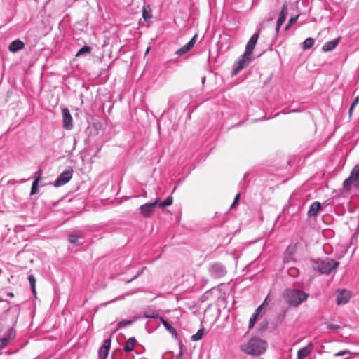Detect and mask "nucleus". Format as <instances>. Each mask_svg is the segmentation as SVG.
<instances>
[{
	"label": "nucleus",
	"instance_id": "49530a36",
	"mask_svg": "<svg viewBox=\"0 0 359 359\" xmlns=\"http://www.w3.org/2000/svg\"><path fill=\"white\" fill-rule=\"evenodd\" d=\"M182 351H180V353H179V355H180V356H182Z\"/></svg>",
	"mask_w": 359,
	"mask_h": 359
},
{
	"label": "nucleus",
	"instance_id": "1a4fd4ad",
	"mask_svg": "<svg viewBox=\"0 0 359 359\" xmlns=\"http://www.w3.org/2000/svg\"><path fill=\"white\" fill-rule=\"evenodd\" d=\"M158 202V199H156L153 203H147L141 205L140 208L141 214L145 217H149L154 212Z\"/></svg>",
	"mask_w": 359,
	"mask_h": 359
},
{
	"label": "nucleus",
	"instance_id": "a878e982",
	"mask_svg": "<svg viewBox=\"0 0 359 359\" xmlns=\"http://www.w3.org/2000/svg\"><path fill=\"white\" fill-rule=\"evenodd\" d=\"M91 51V48L88 46H83L76 53V57H80L81 55L89 53Z\"/></svg>",
	"mask_w": 359,
	"mask_h": 359
},
{
	"label": "nucleus",
	"instance_id": "20e7f679",
	"mask_svg": "<svg viewBox=\"0 0 359 359\" xmlns=\"http://www.w3.org/2000/svg\"><path fill=\"white\" fill-rule=\"evenodd\" d=\"M284 297L290 306H297L306 300L309 294L300 290L289 288L285 290Z\"/></svg>",
	"mask_w": 359,
	"mask_h": 359
},
{
	"label": "nucleus",
	"instance_id": "9b49d317",
	"mask_svg": "<svg viewBox=\"0 0 359 359\" xmlns=\"http://www.w3.org/2000/svg\"><path fill=\"white\" fill-rule=\"evenodd\" d=\"M196 38H197V35H194L191 39L187 43H186L184 46H183L182 48H180V49H178L177 51H176V54L179 56H182L184 54L188 53L189 50H191L193 47L194 46L196 42Z\"/></svg>",
	"mask_w": 359,
	"mask_h": 359
},
{
	"label": "nucleus",
	"instance_id": "e433bc0d",
	"mask_svg": "<svg viewBox=\"0 0 359 359\" xmlns=\"http://www.w3.org/2000/svg\"><path fill=\"white\" fill-rule=\"evenodd\" d=\"M240 200V194H237L234 198L233 202L231 205V208H233L234 206H236Z\"/></svg>",
	"mask_w": 359,
	"mask_h": 359
},
{
	"label": "nucleus",
	"instance_id": "4be33fe9",
	"mask_svg": "<svg viewBox=\"0 0 359 359\" xmlns=\"http://www.w3.org/2000/svg\"><path fill=\"white\" fill-rule=\"evenodd\" d=\"M27 278H28L29 283L30 284L32 292L35 295L36 293V278L34 276V275H32V274H29Z\"/></svg>",
	"mask_w": 359,
	"mask_h": 359
},
{
	"label": "nucleus",
	"instance_id": "473e14b6",
	"mask_svg": "<svg viewBox=\"0 0 359 359\" xmlns=\"http://www.w3.org/2000/svg\"><path fill=\"white\" fill-rule=\"evenodd\" d=\"M267 299H268V297H266L265 299V300L264 301V302L256 309V311L254 314H259V313L264 311V308H265V306L266 305V302H267Z\"/></svg>",
	"mask_w": 359,
	"mask_h": 359
},
{
	"label": "nucleus",
	"instance_id": "7ed1b4c3",
	"mask_svg": "<svg viewBox=\"0 0 359 359\" xmlns=\"http://www.w3.org/2000/svg\"><path fill=\"white\" fill-rule=\"evenodd\" d=\"M311 264L313 270L321 274L327 275L339 266V262L330 258H325L312 260Z\"/></svg>",
	"mask_w": 359,
	"mask_h": 359
},
{
	"label": "nucleus",
	"instance_id": "4468645a",
	"mask_svg": "<svg viewBox=\"0 0 359 359\" xmlns=\"http://www.w3.org/2000/svg\"><path fill=\"white\" fill-rule=\"evenodd\" d=\"M111 346V340L109 339H106L104 341L103 345L99 350V357L100 359H106L109 354V351Z\"/></svg>",
	"mask_w": 359,
	"mask_h": 359
},
{
	"label": "nucleus",
	"instance_id": "f8f14e48",
	"mask_svg": "<svg viewBox=\"0 0 359 359\" xmlns=\"http://www.w3.org/2000/svg\"><path fill=\"white\" fill-rule=\"evenodd\" d=\"M351 297L350 291L341 290L338 291L337 303L338 305L346 304Z\"/></svg>",
	"mask_w": 359,
	"mask_h": 359
},
{
	"label": "nucleus",
	"instance_id": "a19ab883",
	"mask_svg": "<svg viewBox=\"0 0 359 359\" xmlns=\"http://www.w3.org/2000/svg\"><path fill=\"white\" fill-rule=\"evenodd\" d=\"M142 273V271H140L135 276H134L131 280H130L128 282H130L133 279L136 278L140 273Z\"/></svg>",
	"mask_w": 359,
	"mask_h": 359
},
{
	"label": "nucleus",
	"instance_id": "f704fd0d",
	"mask_svg": "<svg viewBox=\"0 0 359 359\" xmlns=\"http://www.w3.org/2000/svg\"><path fill=\"white\" fill-rule=\"evenodd\" d=\"M261 320L262 321H261L260 325H259V326H260L259 330L260 331H263V330H266L267 328V327H268V322H267L266 320L262 319V318L261 319Z\"/></svg>",
	"mask_w": 359,
	"mask_h": 359
},
{
	"label": "nucleus",
	"instance_id": "b1692460",
	"mask_svg": "<svg viewBox=\"0 0 359 359\" xmlns=\"http://www.w3.org/2000/svg\"><path fill=\"white\" fill-rule=\"evenodd\" d=\"M350 177L354 181H357L359 178V164L356 165L350 175Z\"/></svg>",
	"mask_w": 359,
	"mask_h": 359
},
{
	"label": "nucleus",
	"instance_id": "6ab92c4d",
	"mask_svg": "<svg viewBox=\"0 0 359 359\" xmlns=\"http://www.w3.org/2000/svg\"><path fill=\"white\" fill-rule=\"evenodd\" d=\"M206 308L204 309V314H219L224 311H221L216 304H208V306L204 305Z\"/></svg>",
	"mask_w": 359,
	"mask_h": 359
},
{
	"label": "nucleus",
	"instance_id": "2f4dec72",
	"mask_svg": "<svg viewBox=\"0 0 359 359\" xmlns=\"http://www.w3.org/2000/svg\"><path fill=\"white\" fill-rule=\"evenodd\" d=\"M79 238V235L75 234V233H72V234L69 235L68 240L71 243L75 244L77 243Z\"/></svg>",
	"mask_w": 359,
	"mask_h": 359
},
{
	"label": "nucleus",
	"instance_id": "2eb2a0df",
	"mask_svg": "<svg viewBox=\"0 0 359 359\" xmlns=\"http://www.w3.org/2000/svg\"><path fill=\"white\" fill-rule=\"evenodd\" d=\"M25 47V44L22 41L20 40H15L12 41L9 46L8 49L12 53H16L22 49H23Z\"/></svg>",
	"mask_w": 359,
	"mask_h": 359
},
{
	"label": "nucleus",
	"instance_id": "7c9ffc66",
	"mask_svg": "<svg viewBox=\"0 0 359 359\" xmlns=\"http://www.w3.org/2000/svg\"><path fill=\"white\" fill-rule=\"evenodd\" d=\"M172 203V198L171 196L168 197L165 200H164L162 203L159 204L161 208H165L170 205Z\"/></svg>",
	"mask_w": 359,
	"mask_h": 359
},
{
	"label": "nucleus",
	"instance_id": "9d476101",
	"mask_svg": "<svg viewBox=\"0 0 359 359\" xmlns=\"http://www.w3.org/2000/svg\"><path fill=\"white\" fill-rule=\"evenodd\" d=\"M287 15V6L286 4H284L282 6V9L278 15V18L276 22V32L278 33L282 25L285 21V19Z\"/></svg>",
	"mask_w": 359,
	"mask_h": 359
},
{
	"label": "nucleus",
	"instance_id": "c03bdc74",
	"mask_svg": "<svg viewBox=\"0 0 359 359\" xmlns=\"http://www.w3.org/2000/svg\"><path fill=\"white\" fill-rule=\"evenodd\" d=\"M0 303H1L3 304H6V302L3 299H0Z\"/></svg>",
	"mask_w": 359,
	"mask_h": 359
},
{
	"label": "nucleus",
	"instance_id": "393cba45",
	"mask_svg": "<svg viewBox=\"0 0 359 359\" xmlns=\"http://www.w3.org/2000/svg\"><path fill=\"white\" fill-rule=\"evenodd\" d=\"M204 335V330L200 329L198 332L191 337V341H196L201 340Z\"/></svg>",
	"mask_w": 359,
	"mask_h": 359
},
{
	"label": "nucleus",
	"instance_id": "4c0bfd02",
	"mask_svg": "<svg viewBox=\"0 0 359 359\" xmlns=\"http://www.w3.org/2000/svg\"><path fill=\"white\" fill-rule=\"evenodd\" d=\"M358 102H359V96H357L355 97V99L354 100V101L351 104L352 108H355Z\"/></svg>",
	"mask_w": 359,
	"mask_h": 359
},
{
	"label": "nucleus",
	"instance_id": "58836bf2",
	"mask_svg": "<svg viewBox=\"0 0 359 359\" xmlns=\"http://www.w3.org/2000/svg\"><path fill=\"white\" fill-rule=\"evenodd\" d=\"M348 351H340L335 354L336 356H342L345 355L346 353H348Z\"/></svg>",
	"mask_w": 359,
	"mask_h": 359
},
{
	"label": "nucleus",
	"instance_id": "aec40b11",
	"mask_svg": "<svg viewBox=\"0 0 359 359\" xmlns=\"http://www.w3.org/2000/svg\"><path fill=\"white\" fill-rule=\"evenodd\" d=\"M135 344H136V340L135 338H133V337L129 338L127 340V341L125 344V346H124L125 351H126V352L132 351Z\"/></svg>",
	"mask_w": 359,
	"mask_h": 359
},
{
	"label": "nucleus",
	"instance_id": "39448f33",
	"mask_svg": "<svg viewBox=\"0 0 359 359\" xmlns=\"http://www.w3.org/2000/svg\"><path fill=\"white\" fill-rule=\"evenodd\" d=\"M210 275L214 278H219L224 276L226 273V268L219 263H214L208 269Z\"/></svg>",
	"mask_w": 359,
	"mask_h": 359
},
{
	"label": "nucleus",
	"instance_id": "5701e85b",
	"mask_svg": "<svg viewBox=\"0 0 359 359\" xmlns=\"http://www.w3.org/2000/svg\"><path fill=\"white\" fill-rule=\"evenodd\" d=\"M314 44V39L309 37L304 42L302 45V48L304 50H307L311 48Z\"/></svg>",
	"mask_w": 359,
	"mask_h": 359
},
{
	"label": "nucleus",
	"instance_id": "f03ea898",
	"mask_svg": "<svg viewBox=\"0 0 359 359\" xmlns=\"http://www.w3.org/2000/svg\"><path fill=\"white\" fill-rule=\"evenodd\" d=\"M268 346L267 342L259 337H252L248 342L242 344L241 350L245 353L254 356H259L265 353Z\"/></svg>",
	"mask_w": 359,
	"mask_h": 359
},
{
	"label": "nucleus",
	"instance_id": "a18cd8bd",
	"mask_svg": "<svg viewBox=\"0 0 359 359\" xmlns=\"http://www.w3.org/2000/svg\"><path fill=\"white\" fill-rule=\"evenodd\" d=\"M7 295L9 297H13V294L12 292H8Z\"/></svg>",
	"mask_w": 359,
	"mask_h": 359
},
{
	"label": "nucleus",
	"instance_id": "423d86ee",
	"mask_svg": "<svg viewBox=\"0 0 359 359\" xmlns=\"http://www.w3.org/2000/svg\"><path fill=\"white\" fill-rule=\"evenodd\" d=\"M15 330L13 327H9L4 336L0 338V351L8 346L15 338Z\"/></svg>",
	"mask_w": 359,
	"mask_h": 359
},
{
	"label": "nucleus",
	"instance_id": "dca6fc26",
	"mask_svg": "<svg viewBox=\"0 0 359 359\" xmlns=\"http://www.w3.org/2000/svg\"><path fill=\"white\" fill-rule=\"evenodd\" d=\"M339 40H340L339 38H337L332 41L325 43L323 46V48H322L324 52H329V51L334 50L337 47V46L339 44Z\"/></svg>",
	"mask_w": 359,
	"mask_h": 359
},
{
	"label": "nucleus",
	"instance_id": "cd10ccee",
	"mask_svg": "<svg viewBox=\"0 0 359 359\" xmlns=\"http://www.w3.org/2000/svg\"><path fill=\"white\" fill-rule=\"evenodd\" d=\"M133 320H123L122 321H120L117 324V328L118 329L124 328L128 325H130L133 323Z\"/></svg>",
	"mask_w": 359,
	"mask_h": 359
},
{
	"label": "nucleus",
	"instance_id": "37998d69",
	"mask_svg": "<svg viewBox=\"0 0 359 359\" xmlns=\"http://www.w3.org/2000/svg\"><path fill=\"white\" fill-rule=\"evenodd\" d=\"M145 317H152V318H157L159 316H154V315H152V316H144Z\"/></svg>",
	"mask_w": 359,
	"mask_h": 359
},
{
	"label": "nucleus",
	"instance_id": "de8ad7c7",
	"mask_svg": "<svg viewBox=\"0 0 359 359\" xmlns=\"http://www.w3.org/2000/svg\"><path fill=\"white\" fill-rule=\"evenodd\" d=\"M180 346H181L182 341L179 339Z\"/></svg>",
	"mask_w": 359,
	"mask_h": 359
},
{
	"label": "nucleus",
	"instance_id": "412c9836",
	"mask_svg": "<svg viewBox=\"0 0 359 359\" xmlns=\"http://www.w3.org/2000/svg\"><path fill=\"white\" fill-rule=\"evenodd\" d=\"M39 174V176L33 181L31 188V194H35L37 192L38 190V186H39V182L40 180V175L41 174V171L39 170L37 172Z\"/></svg>",
	"mask_w": 359,
	"mask_h": 359
},
{
	"label": "nucleus",
	"instance_id": "a211bd4d",
	"mask_svg": "<svg viewBox=\"0 0 359 359\" xmlns=\"http://www.w3.org/2000/svg\"><path fill=\"white\" fill-rule=\"evenodd\" d=\"M160 320L165 328L172 334V337L178 339V334L176 330L166 320L163 318H161Z\"/></svg>",
	"mask_w": 359,
	"mask_h": 359
},
{
	"label": "nucleus",
	"instance_id": "f257e3e1",
	"mask_svg": "<svg viewBox=\"0 0 359 359\" xmlns=\"http://www.w3.org/2000/svg\"><path fill=\"white\" fill-rule=\"evenodd\" d=\"M259 34V30L255 33L248 41L245 53L242 55L241 58L238 61L232 74H237L241 69L247 67L252 61V52L257 42Z\"/></svg>",
	"mask_w": 359,
	"mask_h": 359
},
{
	"label": "nucleus",
	"instance_id": "c756f323",
	"mask_svg": "<svg viewBox=\"0 0 359 359\" xmlns=\"http://www.w3.org/2000/svg\"><path fill=\"white\" fill-rule=\"evenodd\" d=\"M299 18V15H295V16H292L290 20H289V22L287 24V25L285 26V30H288L290 29V27L297 22V19Z\"/></svg>",
	"mask_w": 359,
	"mask_h": 359
},
{
	"label": "nucleus",
	"instance_id": "c85d7f7f",
	"mask_svg": "<svg viewBox=\"0 0 359 359\" xmlns=\"http://www.w3.org/2000/svg\"><path fill=\"white\" fill-rule=\"evenodd\" d=\"M263 316H252L249 321V328L251 329L255 325V322L257 320H261L262 317Z\"/></svg>",
	"mask_w": 359,
	"mask_h": 359
},
{
	"label": "nucleus",
	"instance_id": "c9c22d12",
	"mask_svg": "<svg viewBox=\"0 0 359 359\" xmlns=\"http://www.w3.org/2000/svg\"><path fill=\"white\" fill-rule=\"evenodd\" d=\"M353 182L354 181L349 177L348 179L344 180L343 183L344 187L346 189L348 188Z\"/></svg>",
	"mask_w": 359,
	"mask_h": 359
},
{
	"label": "nucleus",
	"instance_id": "6e6552de",
	"mask_svg": "<svg viewBox=\"0 0 359 359\" xmlns=\"http://www.w3.org/2000/svg\"><path fill=\"white\" fill-rule=\"evenodd\" d=\"M62 127L64 129L69 130L73 128V118L67 108L62 109Z\"/></svg>",
	"mask_w": 359,
	"mask_h": 359
},
{
	"label": "nucleus",
	"instance_id": "ddd939ff",
	"mask_svg": "<svg viewBox=\"0 0 359 359\" xmlns=\"http://www.w3.org/2000/svg\"><path fill=\"white\" fill-rule=\"evenodd\" d=\"M313 344L310 342L307 346L300 348L297 352V359H305L313 349Z\"/></svg>",
	"mask_w": 359,
	"mask_h": 359
},
{
	"label": "nucleus",
	"instance_id": "ea45409f",
	"mask_svg": "<svg viewBox=\"0 0 359 359\" xmlns=\"http://www.w3.org/2000/svg\"><path fill=\"white\" fill-rule=\"evenodd\" d=\"M4 321H5V320H4V318H0V326H1H1H3ZM1 328H0V332H1Z\"/></svg>",
	"mask_w": 359,
	"mask_h": 359
},
{
	"label": "nucleus",
	"instance_id": "79ce46f5",
	"mask_svg": "<svg viewBox=\"0 0 359 359\" xmlns=\"http://www.w3.org/2000/svg\"><path fill=\"white\" fill-rule=\"evenodd\" d=\"M353 109L354 108H352V106L351 105L350 109H349V114H350V116H351V114L353 113Z\"/></svg>",
	"mask_w": 359,
	"mask_h": 359
},
{
	"label": "nucleus",
	"instance_id": "bb28decb",
	"mask_svg": "<svg viewBox=\"0 0 359 359\" xmlns=\"http://www.w3.org/2000/svg\"><path fill=\"white\" fill-rule=\"evenodd\" d=\"M142 16L145 20H148L151 18V11L149 6H144Z\"/></svg>",
	"mask_w": 359,
	"mask_h": 359
},
{
	"label": "nucleus",
	"instance_id": "f3484780",
	"mask_svg": "<svg viewBox=\"0 0 359 359\" xmlns=\"http://www.w3.org/2000/svg\"><path fill=\"white\" fill-rule=\"evenodd\" d=\"M321 209V204L318 202H313L311 205L308 211V215L309 217H315L318 215L319 210Z\"/></svg>",
	"mask_w": 359,
	"mask_h": 359
},
{
	"label": "nucleus",
	"instance_id": "0eeeda50",
	"mask_svg": "<svg viewBox=\"0 0 359 359\" xmlns=\"http://www.w3.org/2000/svg\"><path fill=\"white\" fill-rule=\"evenodd\" d=\"M72 168L64 170L55 181L54 186L59 187L67 183L72 177Z\"/></svg>",
	"mask_w": 359,
	"mask_h": 359
},
{
	"label": "nucleus",
	"instance_id": "72a5a7b5",
	"mask_svg": "<svg viewBox=\"0 0 359 359\" xmlns=\"http://www.w3.org/2000/svg\"><path fill=\"white\" fill-rule=\"evenodd\" d=\"M325 325H326V327L329 330H338L341 327L339 325L331 323H326Z\"/></svg>",
	"mask_w": 359,
	"mask_h": 359
}]
</instances>
